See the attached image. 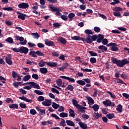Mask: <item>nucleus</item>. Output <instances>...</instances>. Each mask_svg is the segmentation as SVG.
<instances>
[{"mask_svg": "<svg viewBox=\"0 0 129 129\" xmlns=\"http://www.w3.org/2000/svg\"><path fill=\"white\" fill-rule=\"evenodd\" d=\"M32 87H34V88H36L37 89H40V86L39 84H37L36 83L32 82L31 83Z\"/></svg>", "mask_w": 129, "mask_h": 129, "instance_id": "bb28decb", "label": "nucleus"}, {"mask_svg": "<svg viewBox=\"0 0 129 129\" xmlns=\"http://www.w3.org/2000/svg\"><path fill=\"white\" fill-rule=\"evenodd\" d=\"M30 78H31V76L29 75H27L24 77V78L22 79V81L25 82L29 81Z\"/></svg>", "mask_w": 129, "mask_h": 129, "instance_id": "c85d7f7f", "label": "nucleus"}, {"mask_svg": "<svg viewBox=\"0 0 129 129\" xmlns=\"http://www.w3.org/2000/svg\"><path fill=\"white\" fill-rule=\"evenodd\" d=\"M87 99L88 100V103L89 105L94 104V100L92 99L91 97H87Z\"/></svg>", "mask_w": 129, "mask_h": 129, "instance_id": "2eb2a0df", "label": "nucleus"}, {"mask_svg": "<svg viewBox=\"0 0 129 129\" xmlns=\"http://www.w3.org/2000/svg\"><path fill=\"white\" fill-rule=\"evenodd\" d=\"M47 1V2H49L50 3L53 4H57V0H39V3L40 5H42V6L45 5V1Z\"/></svg>", "mask_w": 129, "mask_h": 129, "instance_id": "6e6552de", "label": "nucleus"}, {"mask_svg": "<svg viewBox=\"0 0 129 129\" xmlns=\"http://www.w3.org/2000/svg\"><path fill=\"white\" fill-rule=\"evenodd\" d=\"M86 43H88V44H91L92 43V39L91 38V36L88 35L86 37Z\"/></svg>", "mask_w": 129, "mask_h": 129, "instance_id": "a211bd4d", "label": "nucleus"}, {"mask_svg": "<svg viewBox=\"0 0 129 129\" xmlns=\"http://www.w3.org/2000/svg\"><path fill=\"white\" fill-rule=\"evenodd\" d=\"M17 15H19L18 16V19H20V20H22V21H24V20L26 19V17H27V15L25 14H23V13H21L20 12H17Z\"/></svg>", "mask_w": 129, "mask_h": 129, "instance_id": "1a4fd4ad", "label": "nucleus"}, {"mask_svg": "<svg viewBox=\"0 0 129 129\" xmlns=\"http://www.w3.org/2000/svg\"><path fill=\"white\" fill-rule=\"evenodd\" d=\"M36 55H38V56H45V54L40 50L36 51Z\"/></svg>", "mask_w": 129, "mask_h": 129, "instance_id": "6e6d98bb", "label": "nucleus"}, {"mask_svg": "<svg viewBox=\"0 0 129 129\" xmlns=\"http://www.w3.org/2000/svg\"><path fill=\"white\" fill-rule=\"evenodd\" d=\"M18 8H19V9H25V10L26 9H28V8H29V3H21L18 5Z\"/></svg>", "mask_w": 129, "mask_h": 129, "instance_id": "423d86ee", "label": "nucleus"}, {"mask_svg": "<svg viewBox=\"0 0 129 129\" xmlns=\"http://www.w3.org/2000/svg\"><path fill=\"white\" fill-rule=\"evenodd\" d=\"M116 110H117V111H118L119 113L122 112V105H121V104H119L117 106Z\"/></svg>", "mask_w": 129, "mask_h": 129, "instance_id": "5701e85b", "label": "nucleus"}, {"mask_svg": "<svg viewBox=\"0 0 129 129\" xmlns=\"http://www.w3.org/2000/svg\"><path fill=\"white\" fill-rule=\"evenodd\" d=\"M20 53L21 54H28V52H29V48L26 47L22 46L20 47Z\"/></svg>", "mask_w": 129, "mask_h": 129, "instance_id": "20e7f679", "label": "nucleus"}, {"mask_svg": "<svg viewBox=\"0 0 129 129\" xmlns=\"http://www.w3.org/2000/svg\"><path fill=\"white\" fill-rule=\"evenodd\" d=\"M51 91L52 92H53L54 93H56V94H59V91H58L57 89H56L55 88H52L51 89Z\"/></svg>", "mask_w": 129, "mask_h": 129, "instance_id": "680f3d73", "label": "nucleus"}, {"mask_svg": "<svg viewBox=\"0 0 129 129\" xmlns=\"http://www.w3.org/2000/svg\"><path fill=\"white\" fill-rule=\"evenodd\" d=\"M47 64V62H44L43 60H40V62L38 63V65L39 66V67H44V66H45V64Z\"/></svg>", "mask_w": 129, "mask_h": 129, "instance_id": "e433bc0d", "label": "nucleus"}, {"mask_svg": "<svg viewBox=\"0 0 129 129\" xmlns=\"http://www.w3.org/2000/svg\"><path fill=\"white\" fill-rule=\"evenodd\" d=\"M89 54L91 55V56H97V53L93 52V51H89Z\"/></svg>", "mask_w": 129, "mask_h": 129, "instance_id": "69168bd1", "label": "nucleus"}, {"mask_svg": "<svg viewBox=\"0 0 129 129\" xmlns=\"http://www.w3.org/2000/svg\"><path fill=\"white\" fill-rule=\"evenodd\" d=\"M45 45H47V46H53V45L54 44L53 41H48V39L45 40Z\"/></svg>", "mask_w": 129, "mask_h": 129, "instance_id": "a878e982", "label": "nucleus"}, {"mask_svg": "<svg viewBox=\"0 0 129 129\" xmlns=\"http://www.w3.org/2000/svg\"><path fill=\"white\" fill-rule=\"evenodd\" d=\"M56 83L57 86H59V87L62 86V80H61L60 79H58L56 81Z\"/></svg>", "mask_w": 129, "mask_h": 129, "instance_id": "72a5a7b5", "label": "nucleus"}, {"mask_svg": "<svg viewBox=\"0 0 129 129\" xmlns=\"http://www.w3.org/2000/svg\"><path fill=\"white\" fill-rule=\"evenodd\" d=\"M47 65L48 66H50V67H56L57 64V62H47Z\"/></svg>", "mask_w": 129, "mask_h": 129, "instance_id": "cd10ccee", "label": "nucleus"}, {"mask_svg": "<svg viewBox=\"0 0 129 129\" xmlns=\"http://www.w3.org/2000/svg\"><path fill=\"white\" fill-rule=\"evenodd\" d=\"M34 92L35 93H36V94H38V95H43L44 94V93L43 92H41V91L38 90H35Z\"/></svg>", "mask_w": 129, "mask_h": 129, "instance_id": "79ce46f5", "label": "nucleus"}, {"mask_svg": "<svg viewBox=\"0 0 129 129\" xmlns=\"http://www.w3.org/2000/svg\"><path fill=\"white\" fill-rule=\"evenodd\" d=\"M82 118H84V119H88V118H89V115L86 114H84L82 115Z\"/></svg>", "mask_w": 129, "mask_h": 129, "instance_id": "5fc2aeb1", "label": "nucleus"}, {"mask_svg": "<svg viewBox=\"0 0 129 129\" xmlns=\"http://www.w3.org/2000/svg\"><path fill=\"white\" fill-rule=\"evenodd\" d=\"M85 33L87 35H93V32L91 30L86 29L85 30Z\"/></svg>", "mask_w": 129, "mask_h": 129, "instance_id": "c9c22d12", "label": "nucleus"}, {"mask_svg": "<svg viewBox=\"0 0 129 129\" xmlns=\"http://www.w3.org/2000/svg\"><path fill=\"white\" fill-rule=\"evenodd\" d=\"M61 120L60 121V125L62 126H65L66 125V122L65 120L63 118H61Z\"/></svg>", "mask_w": 129, "mask_h": 129, "instance_id": "09e8293b", "label": "nucleus"}, {"mask_svg": "<svg viewBox=\"0 0 129 129\" xmlns=\"http://www.w3.org/2000/svg\"><path fill=\"white\" fill-rule=\"evenodd\" d=\"M57 41L58 42H60L62 45H66V43H67V41L66 40V39L62 37H59L57 39Z\"/></svg>", "mask_w": 129, "mask_h": 129, "instance_id": "f8f14e48", "label": "nucleus"}, {"mask_svg": "<svg viewBox=\"0 0 129 129\" xmlns=\"http://www.w3.org/2000/svg\"><path fill=\"white\" fill-rule=\"evenodd\" d=\"M116 83H120L121 84H126L125 83H124L122 80L118 79L117 80H116Z\"/></svg>", "mask_w": 129, "mask_h": 129, "instance_id": "052dcab7", "label": "nucleus"}, {"mask_svg": "<svg viewBox=\"0 0 129 129\" xmlns=\"http://www.w3.org/2000/svg\"><path fill=\"white\" fill-rule=\"evenodd\" d=\"M29 55L30 56H32V57H38V56H37V52L36 51H31L29 52Z\"/></svg>", "mask_w": 129, "mask_h": 129, "instance_id": "473e14b6", "label": "nucleus"}, {"mask_svg": "<svg viewBox=\"0 0 129 129\" xmlns=\"http://www.w3.org/2000/svg\"><path fill=\"white\" fill-rule=\"evenodd\" d=\"M6 62L9 65H12L13 64V61L12 60V57H11V56L8 55L6 57Z\"/></svg>", "mask_w": 129, "mask_h": 129, "instance_id": "9b49d317", "label": "nucleus"}, {"mask_svg": "<svg viewBox=\"0 0 129 129\" xmlns=\"http://www.w3.org/2000/svg\"><path fill=\"white\" fill-rule=\"evenodd\" d=\"M49 8L52 12H60V10L59 9L56 8V7H54L51 5L49 6Z\"/></svg>", "mask_w": 129, "mask_h": 129, "instance_id": "7c9ffc66", "label": "nucleus"}, {"mask_svg": "<svg viewBox=\"0 0 129 129\" xmlns=\"http://www.w3.org/2000/svg\"><path fill=\"white\" fill-rule=\"evenodd\" d=\"M77 83H78V84H80V85H85V84H86V83H85V81H83V80H78L77 81Z\"/></svg>", "mask_w": 129, "mask_h": 129, "instance_id": "37998d69", "label": "nucleus"}, {"mask_svg": "<svg viewBox=\"0 0 129 129\" xmlns=\"http://www.w3.org/2000/svg\"><path fill=\"white\" fill-rule=\"evenodd\" d=\"M66 89H68V90H70V91H73V90L74 89V87H73V86L71 85H69L66 88Z\"/></svg>", "mask_w": 129, "mask_h": 129, "instance_id": "a19ab883", "label": "nucleus"}, {"mask_svg": "<svg viewBox=\"0 0 129 129\" xmlns=\"http://www.w3.org/2000/svg\"><path fill=\"white\" fill-rule=\"evenodd\" d=\"M66 123L68 125H70V126H75V124L74 123V122H73L70 120H66Z\"/></svg>", "mask_w": 129, "mask_h": 129, "instance_id": "4be33fe9", "label": "nucleus"}, {"mask_svg": "<svg viewBox=\"0 0 129 129\" xmlns=\"http://www.w3.org/2000/svg\"><path fill=\"white\" fill-rule=\"evenodd\" d=\"M77 108L82 113H85V112H86V110H85L87 109V108L84 107L81 105H80Z\"/></svg>", "mask_w": 129, "mask_h": 129, "instance_id": "0eeeda50", "label": "nucleus"}, {"mask_svg": "<svg viewBox=\"0 0 129 129\" xmlns=\"http://www.w3.org/2000/svg\"><path fill=\"white\" fill-rule=\"evenodd\" d=\"M6 41L8 42V43H14V39L12 37H8L7 39H6Z\"/></svg>", "mask_w": 129, "mask_h": 129, "instance_id": "ea45409f", "label": "nucleus"}, {"mask_svg": "<svg viewBox=\"0 0 129 129\" xmlns=\"http://www.w3.org/2000/svg\"><path fill=\"white\" fill-rule=\"evenodd\" d=\"M93 116L94 118H95V119H98L99 117H101V116H102V114L98 112H94Z\"/></svg>", "mask_w": 129, "mask_h": 129, "instance_id": "4468645a", "label": "nucleus"}, {"mask_svg": "<svg viewBox=\"0 0 129 129\" xmlns=\"http://www.w3.org/2000/svg\"><path fill=\"white\" fill-rule=\"evenodd\" d=\"M9 107L13 109H18L19 108V105L18 104H12L9 106Z\"/></svg>", "mask_w": 129, "mask_h": 129, "instance_id": "b1692460", "label": "nucleus"}, {"mask_svg": "<svg viewBox=\"0 0 129 129\" xmlns=\"http://www.w3.org/2000/svg\"><path fill=\"white\" fill-rule=\"evenodd\" d=\"M60 18L63 21H67V20H68V17H67V16L66 15H61Z\"/></svg>", "mask_w": 129, "mask_h": 129, "instance_id": "13d9d810", "label": "nucleus"}, {"mask_svg": "<svg viewBox=\"0 0 129 129\" xmlns=\"http://www.w3.org/2000/svg\"><path fill=\"white\" fill-rule=\"evenodd\" d=\"M59 106H60V105L57 104L55 103L52 102V107H53V108H54V109H57Z\"/></svg>", "mask_w": 129, "mask_h": 129, "instance_id": "58836bf2", "label": "nucleus"}, {"mask_svg": "<svg viewBox=\"0 0 129 129\" xmlns=\"http://www.w3.org/2000/svg\"><path fill=\"white\" fill-rule=\"evenodd\" d=\"M59 78H62L63 79H66V80H68L69 82H75V79L69 77H66L65 76H60Z\"/></svg>", "mask_w": 129, "mask_h": 129, "instance_id": "9d476101", "label": "nucleus"}, {"mask_svg": "<svg viewBox=\"0 0 129 129\" xmlns=\"http://www.w3.org/2000/svg\"><path fill=\"white\" fill-rule=\"evenodd\" d=\"M42 104L44 106H50V105H52V100L45 99L44 101L42 102Z\"/></svg>", "mask_w": 129, "mask_h": 129, "instance_id": "39448f33", "label": "nucleus"}, {"mask_svg": "<svg viewBox=\"0 0 129 129\" xmlns=\"http://www.w3.org/2000/svg\"><path fill=\"white\" fill-rule=\"evenodd\" d=\"M112 62L113 64H116L118 67H123L124 65H126V64H129V61L126 58L122 59L121 60H118L116 58H113L112 59Z\"/></svg>", "mask_w": 129, "mask_h": 129, "instance_id": "f257e3e1", "label": "nucleus"}, {"mask_svg": "<svg viewBox=\"0 0 129 129\" xmlns=\"http://www.w3.org/2000/svg\"><path fill=\"white\" fill-rule=\"evenodd\" d=\"M106 117H107L108 119H112V118H114L115 116H114V114L113 113H109L106 115Z\"/></svg>", "mask_w": 129, "mask_h": 129, "instance_id": "2f4dec72", "label": "nucleus"}, {"mask_svg": "<svg viewBox=\"0 0 129 129\" xmlns=\"http://www.w3.org/2000/svg\"><path fill=\"white\" fill-rule=\"evenodd\" d=\"M75 17V14L74 13H70L68 15V18L70 19V21H72V19Z\"/></svg>", "mask_w": 129, "mask_h": 129, "instance_id": "49530a36", "label": "nucleus"}, {"mask_svg": "<svg viewBox=\"0 0 129 129\" xmlns=\"http://www.w3.org/2000/svg\"><path fill=\"white\" fill-rule=\"evenodd\" d=\"M122 10V9H121V8L120 7H115L114 9H113V11H114V12H120V11H121Z\"/></svg>", "mask_w": 129, "mask_h": 129, "instance_id": "3c124183", "label": "nucleus"}, {"mask_svg": "<svg viewBox=\"0 0 129 129\" xmlns=\"http://www.w3.org/2000/svg\"><path fill=\"white\" fill-rule=\"evenodd\" d=\"M104 38V36L101 34L98 35V39L97 40V43H101Z\"/></svg>", "mask_w": 129, "mask_h": 129, "instance_id": "aec40b11", "label": "nucleus"}, {"mask_svg": "<svg viewBox=\"0 0 129 129\" xmlns=\"http://www.w3.org/2000/svg\"><path fill=\"white\" fill-rule=\"evenodd\" d=\"M19 106H20V107H21V108H27V105H26V104L20 103L19 104Z\"/></svg>", "mask_w": 129, "mask_h": 129, "instance_id": "4d7b16f0", "label": "nucleus"}, {"mask_svg": "<svg viewBox=\"0 0 129 129\" xmlns=\"http://www.w3.org/2000/svg\"><path fill=\"white\" fill-rule=\"evenodd\" d=\"M98 48L102 51V52H106L107 51V47L104 45H100L98 46Z\"/></svg>", "mask_w": 129, "mask_h": 129, "instance_id": "f3484780", "label": "nucleus"}, {"mask_svg": "<svg viewBox=\"0 0 129 129\" xmlns=\"http://www.w3.org/2000/svg\"><path fill=\"white\" fill-rule=\"evenodd\" d=\"M69 116H71V117H75V113L74 112V111L72 109H70L69 110Z\"/></svg>", "mask_w": 129, "mask_h": 129, "instance_id": "393cba45", "label": "nucleus"}, {"mask_svg": "<svg viewBox=\"0 0 129 129\" xmlns=\"http://www.w3.org/2000/svg\"><path fill=\"white\" fill-rule=\"evenodd\" d=\"M37 100L39 102L44 101V100H45V98L42 96H40L38 97Z\"/></svg>", "mask_w": 129, "mask_h": 129, "instance_id": "864d4df0", "label": "nucleus"}, {"mask_svg": "<svg viewBox=\"0 0 129 129\" xmlns=\"http://www.w3.org/2000/svg\"><path fill=\"white\" fill-rule=\"evenodd\" d=\"M81 70L83 71V72H92V70L91 69L81 68Z\"/></svg>", "mask_w": 129, "mask_h": 129, "instance_id": "de8ad7c7", "label": "nucleus"}, {"mask_svg": "<svg viewBox=\"0 0 129 129\" xmlns=\"http://www.w3.org/2000/svg\"><path fill=\"white\" fill-rule=\"evenodd\" d=\"M59 116L60 117H62L63 118H64V117H68V113L65 112H61L59 114Z\"/></svg>", "mask_w": 129, "mask_h": 129, "instance_id": "f704fd0d", "label": "nucleus"}, {"mask_svg": "<svg viewBox=\"0 0 129 129\" xmlns=\"http://www.w3.org/2000/svg\"><path fill=\"white\" fill-rule=\"evenodd\" d=\"M30 113L32 115H35L37 114V111H36V110H35V109H31L30 111Z\"/></svg>", "mask_w": 129, "mask_h": 129, "instance_id": "c03bdc74", "label": "nucleus"}, {"mask_svg": "<svg viewBox=\"0 0 129 129\" xmlns=\"http://www.w3.org/2000/svg\"><path fill=\"white\" fill-rule=\"evenodd\" d=\"M90 61L91 62V63H96V58H94V57H92L90 59Z\"/></svg>", "mask_w": 129, "mask_h": 129, "instance_id": "338daca9", "label": "nucleus"}, {"mask_svg": "<svg viewBox=\"0 0 129 129\" xmlns=\"http://www.w3.org/2000/svg\"><path fill=\"white\" fill-rule=\"evenodd\" d=\"M28 45L29 47H30V48H33V47H36V44L32 42H28Z\"/></svg>", "mask_w": 129, "mask_h": 129, "instance_id": "bf43d9fd", "label": "nucleus"}, {"mask_svg": "<svg viewBox=\"0 0 129 129\" xmlns=\"http://www.w3.org/2000/svg\"><path fill=\"white\" fill-rule=\"evenodd\" d=\"M71 39L74 40L75 41H80V37L78 36H74V37H72Z\"/></svg>", "mask_w": 129, "mask_h": 129, "instance_id": "a18cd8bd", "label": "nucleus"}, {"mask_svg": "<svg viewBox=\"0 0 129 129\" xmlns=\"http://www.w3.org/2000/svg\"><path fill=\"white\" fill-rule=\"evenodd\" d=\"M32 77L33 79H36V80H38V79H39V75L37 74H33L32 75Z\"/></svg>", "mask_w": 129, "mask_h": 129, "instance_id": "8fccbe9b", "label": "nucleus"}, {"mask_svg": "<svg viewBox=\"0 0 129 129\" xmlns=\"http://www.w3.org/2000/svg\"><path fill=\"white\" fill-rule=\"evenodd\" d=\"M31 35L33 36V38L34 39H39V38H40V36L39 35L38 33H32Z\"/></svg>", "mask_w": 129, "mask_h": 129, "instance_id": "4c0bfd02", "label": "nucleus"}, {"mask_svg": "<svg viewBox=\"0 0 129 129\" xmlns=\"http://www.w3.org/2000/svg\"><path fill=\"white\" fill-rule=\"evenodd\" d=\"M39 70L42 74H46V73H48V69L46 68H41Z\"/></svg>", "mask_w": 129, "mask_h": 129, "instance_id": "412c9836", "label": "nucleus"}, {"mask_svg": "<svg viewBox=\"0 0 129 129\" xmlns=\"http://www.w3.org/2000/svg\"><path fill=\"white\" fill-rule=\"evenodd\" d=\"M103 104L104 105H106V106H112L113 107L115 105L114 102H111V101L110 100H107L103 101Z\"/></svg>", "mask_w": 129, "mask_h": 129, "instance_id": "7ed1b4c3", "label": "nucleus"}, {"mask_svg": "<svg viewBox=\"0 0 129 129\" xmlns=\"http://www.w3.org/2000/svg\"><path fill=\"white\" fill-rule=\"evenodd\" d=\"M113 15L115 17H120L121 16V15L120 14V13L117 12H114Z\"/></svg>", "mask_w": 129, "mask_h": 129, "instance_id": "0e129e2a", "label": "nucleus"}, {"mask_svg": "<svg viewBox=\"0 0 129 129\" xmlns=\"http://www.w3.org/2000/svg\"><path fill=\"white\" fill-rule=\"evenodd\" d=\"M19 99H21V100H24V101H26V102H30V103H32V102H33L32 100L27 99V98H26V97H25L24 96H23L22 97H20Z\"/></svg>", "mask_w": 129, "mask_h": 129, "instance_id": "dca6fc26", "label": "nucleus"}, {"mask_svg": "<svg viewBox=\"0 0 129 129\" xmlns=\"http://www.w3.org/2000/svg\"><path fill=\"white\" fill-rule=\"evenodd\" d=\"M3 10H4V11H8L9 12L14 11V9H13V8L12 7L4 8H3Z\"/></svg>", "mask_w": 129, "mask_h": 129, "instance_id": "603ef678", "label": "nucleus"}, {"mask_svg": "<svg viewBox=\"0 0 129 129\" xmlns=\"http://www.w3.org/2000/svg\"><path fill=\"white\" fill-rule=\"evenodd\" d=\"M107 47H110V46H111V51H113L114 52H116V51H118V48L116 47L117 46V44L115 43H110L107 45Z\"/></svg>", "mask_w": 129, "mask_h": 129, "instance_id": "f03ea898", "label": "nucleus"}, {"mask_svg": "<svg viewBox=\"0 0 129 129\" xmlns=\"http://www.w3.org/2000/svg\"><path fill=\"white\" fill-rule=\"evenodd\" d=\"M94 31L96 32V33H99V32H100V28L98 27H95Z\"/></svg>", "mask_w": 129, "mask_h": 129, "instance_id": "774afa93", "label": "nucleus"}, {"mask_svg": "<svg viewBox=\"0 0 129 129\" xmlns=\"http://www.w3.org/2000/svg\"><path fill=\"white\" fill-rule=\"evenodd\" d=\"M102 42L103 45H107V43H108V40H107V39L105 38L103 39Z\"/></svg>", "mask_w": 129, "mask_h": 129, "instance_id": "e2e57ef3", "label": "nucleus"}, {"mask_svg": "<svg viewBox=\"0 0 129 129\" xmlns=\"http://www.w3.org/2000/svg\"><path fill=\"white\" fill-rule=\"evenodd\" d=\"M72 102H73V105L74 106H75V107H76V108H77L80 105V104H78V101H77V100H76L75 99H73L72 100Z\"/></svg>", "mask_w": 129, "mask_h": 129, "instance_id": "c756f323", "label": "nucleus"}, {"mask_svg": "<svg viewBox=\"0 0 129 129\" xmlns=\"http://www.w3.org/2000/svg\"><path fill=\"white\" fill-rule=\"evenodd\" d=\"M90 108H93L94 111L96 112V111H98V109H99V105L98 104H94L93 106L89 105Z\"/></svg>", "mask_w": 129, "mask_h": 129, "instance_id": "ddd939ff", "label": "nucleus"}, {"mask_svg": "<svg viewBox=\"0 0 129 129\" xmlns=\"http://www.w3.org/2000/svg\"><path fill=\"white\" fill-rule=\"evenodd\" d=\"M78 124L80 125V127L83 129H87V124H85L82 122H79Z\"/></svg>", "mask_w": 129, "mask_h": 129, "instance_id": "6ab92c4d", "label": "nucleus"}]
</instances>
